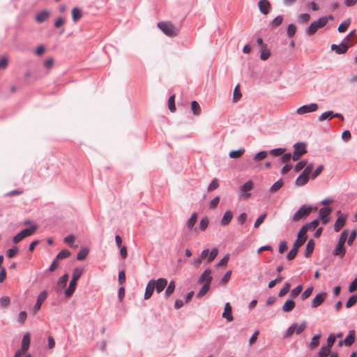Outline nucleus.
<instances>
[{
	"label": "nucleus",
	"mask_w": 357,
	"mask_h": 357,
	"mask_svg": "<svg viewBox=\"0 0 357 357\" xmlns=\"http://www.w3.org/2000/svg\"><path fill=\"white\" fill-rule=\"evenodd\" d=\"M167 285V280L163 278L149 280L146 287L144 298L145 300L149 299L153 296L154 291H156L158 294L162 292Z\"/></svg>",
	"instance_id": "nucleus-1"
},
{
	"label": "nucleus",
	"mask_w": 357,
	"mask_h": 357,
	"mask_svg": "<svg viewBox=\"0 0 357 357\" xmlns=\"http://www.w3.org/2000/svg\"><path fill=\"white\" fill-rule=\"evenodd\" d=\"M158 27L167 36L174 37L178 36L180 29L169 21L158 23Z\"/></svg>",
	"instance_id": "nucleus-2"
},
{
	"label": "nucleus",
	"mask_w": 357,
	"mask_h": 357,
	"mask_svg": "<svg viewBox=\"0 0 357 357\" xmlns=\"http://www.w3.org/2000/svg\"><path fill=\"white\" fill-rule=\"evenodd\" d=\"M83 273V270L79 268H76L73 271L72 280L68 289L65 291V295L67 297H70L74 291H75L77 282Z\"/></svg>",
	"instance_id": "nucleus-3"
},
{
	"label": "nucleus",
	"mask_w": 357,
	"mask_h": 357,
	"mask_svg": "<svg viewBox=\"0 0 357 357\" xmlns=\"http://www.w3.org/2000/svg\"><path fill=\"white\" fill-rule=\"evenodd\" d=\"M328 18L326 17H320L317 21L311 23L310 26L306 29V33L309 36L314 34L319 29H321L326 25Z\"/></svg>",
	"instance_id": "nucleus-4"
},
{
	"label": "nucleus",
	"mask_w": 357,
	"mask_h": 357,
	"mask_svg": "<svg viewBox=\"0 0 357 357\" xmlns=\"http://www.w3.org/2000/svg\"><path fill=\"white\" fill-rule=\"evenodd\" d=\"M38 229L36 225H32L30 228L24 229L15 235L13 241L15 243H18L26 237L30 236L33 234Z\"/></svg>",
	"instance_id": "nucleus-5"
},
{
	"label": "nucleus",
	"mask_w": 357,
	"mask_h": 357,
	"mask_svg": "<svg viewBox=\"0 0 357 357\" xmlns=\"http://www.w3.org/2000/svg\"><path fill=\"white\" fill-rule=\"evenodd\" d=\"M294 153L292 155V160L294 161L298 160L301 157L307 153L306 144L304 142L296 143L294 145Z\"/></svg>",
	"instance_id": "nucleus-6"
},
{
	"label": "nucleus",
	"mask_w": 357,
	"mask_h": 357,
	"mask_svg": "<svg viewBox=\"0 0 357 357\" xmlns=\"http://www.w3.org/2000/svg\"><path fill=\"white\" fill-rule=\"evenodd\" d=\"M312 208L311 206H303L294 213L292 218L293 221L297 222L306 218L312 212Z\"/></svg>",
	"instance_id": "nucleus-7"
},
{
	"label": "nucleus",
	"mask_w": 357,
	"mask_h": 357,
	"mask_svg": "<svg viewBox=\"0 0 357 357\" xmlns=\"http://www.w3.org/2000/svg\"><path fill=\"white\" fill-rule=\"evenodd\" d=\"M319 108L317 103H311L309 105H303L296 109V114L298 115H303L307 113L316 112Z\"/></svg>",
	"instance_id": "nucleus-8"
},
{
	"label": "nucleus",
	"mask_w": 357,
	"mask_h": 357,
	"mask_svg": "<svg viewBox=\"0 0 357 357\" xmlns=\"http://www.w3.org/2000/svg\"><path fill=\"white\" fill-rule=\"evenodd\" d=\"M218 254V248H213L211 252L208 249L204 250L201 253V259H207V262H212Z\"/></svg>",
	"instance_id": "nucleus-9"
},
{
	"label": "nucleus",
	"mask_w": 357,
	"mask_h": 357,
	"mask_svg": "<svg viewBox=\"0 0 357 357\" xmlns=\"http://www.w3.org/2000/svg\"><path fill=\"white\" fill-rule=\"evenodd\" d=\"M305 228H301L300 229L297 234V239L294 243V246L298 249H299V248H301L307 240V236L306 233L305 232Z\"/></svg>",
	"instance_id": "nucleus-10"
},
{
	"label": "nucleus",
	"mask_w": 357,
	"mask_h": 357,
	"mask_svg": "<svg viewBox=\"0 0 357 357\" xmlns=\"http://www.w3.org/2000/svg\"><path fill=\"white\" fill-rule=\"evenodd\" d=\"M47 297V291H43L39 294V296H38L36 303L35 304V305L33 306V308L34 314H36L37 312L40 309L43 303L45 301Z\"/></svg>",
	"instance_id": "nucleus-11"
},
{
	"label": "nucleus",
	"mask_w": 357,
	"mask_h": 357,
	"mask_svg": "<svg viewBox=\"0 0 357 357\" xmlns=\"http://www.w3.org/2000/svg\"><path fill=\"white\" fill-rule=\"evenodd\" d=\"M349 45L345 42H342L340 45L333 44L331 47L333 51H335L337 54H344L347 52Z\"/></svg>",
	"instance_id": "nucleus-12"
},
{
	"label": "nucleus",
	"mask_w": 357,
	"mask_h": 357,
	"mask_svg": "<svg viewBox=\"0 0 357 357\" xmlns=\"http://www.w3.org/2000/svg\"><path fill=\"white\" fill-rule=\"evenodd\" d=\"M253 188V183L252 181H247L243 185L241 188V191L244 192V194L241 195V197L243 199H248L250 196V193H247L250 191Z\"/></svg>",
	"instance_id": "nucleus-13"
},
{
	"label": "nucleus",
	"mask_w": 357,
	"mask_h": 357,
	"mask_svg": "<svg viewBox=\"0 0 357 357\" xmlns=\"http://www.w3.org/2000/svg\"><path fill=\"white\" fill-rule=\"evenodd\" d=\"M332 209L330 207H324L319 210V216L322 220V223L326 225L329 222L328 215L331 213Z\"/></svg>",
	"instance_id": "nucleus-14"
},
{
	"label": "nucleus",
	"mask_w": 357,
	"mask_h": 357,
	"mask_svg": "<svg viewBox=\"0 0 357 357\" xmlns=\"http://www.w3.org/2000/svg\"><path fill=\"white\" fill-rule=\"evenodd\" d=\"M259 10L264 15H267L271 9V3L268 0H260L258 3Z\"/></svg>",
	"instance_id": "nucleus-15"
},
{
	"label": "nucleus",
	"mask_w": 357,
	"mask_h": 357,
	"mask_svg": "<svg viewBox=\"0 0 357 357\" xmlns=\"http://www.w3.org/2000/svg\"><path fill=\"white\" fill-rule=\"evenodd\" d=\"M211 271L210 269H206L204 271L199 279V282H204V284H211L212 277L211 275Z\"/></svg>",
	"instance_id": "nucleus-16"
},
{
	"label": "nucleus",
	"mask_w": 357,
	"mask_h": 357,
	"mask_svg": "<svg viewBox=\"0 0 357 357\" xmlns=\"http://www.w3.org/2000/svg\"><path fill=\"white\" fill-rule=\"evenodd\" d=\"M326 293H320L317 294L314 298L312 301V307H317L321 303L324 302V299L326 298Z\"/></svg>",
	"instance_id": "nucleus-17"
},
{
	"label": "nucleus",
	"mask_w": 357,
	"mask_h": 357,
	"mask_svg": "<svg viewBox=\"0 0 357 357\" xmlns=\"http://www.w3.org/2000/svg\"><path fill=\"white\" fill-rule=\"evenodd\" d=\"M30 340V334L29 333H25L23 336V339L22 341V347L21 349L20 350L22 351V354L26 352L29 349Z\"/></svg>",
	"instance_id": "nucleus-18"
},
{
	"label": "nucleus",
	"mask_w": 357,
	"mask_h": 357,
	"mask_svg": "<svg viewBox=\"0 0 357 357\" xmlns=\"http://www.w3.org/2000/svg\"><path fill=\"white\" fill-rule=\"evenodd\" d=\"M222 317L225 318L228 321H231L234 319L232 316V309L229 303H227L225 305Z\"/></svg>",
	"instance_id": "nucleus-19"
},
{
	"label": "nucleus",
	"mask_w": 357,
	"mask_h": 357,
	"mask_svg": "<svg viewBox=\"0 0 357 357\" xmlns=\"http://www.w3.org/2000/svg\"><path fill=\"white\" fill-rule=\"evenodd\" d=\"M346 218V216L342 214L337 218L334 225V229L336 232L339 231L344 226Z\"/></svg>",
	"instance_id": "nucleus-20"
},
{
	"label": "nucleus",
	"mask_w": 357,
	"mask_h": 357,
	"mask_svg": "<svg viewBox=\"0 0 357 357\" xmlns=\"http://www.w3.org/2000/svg\"><path fill=\"white\" fill-rule=\"evenodd\" d=\"M50 16V12L47 10H43L41 12H39L36 15V21L38 23H42L45 21H46L49 17Z\"/></svg>",
	"instance_id": "nucleus-21"
},
{
	"label": "nucleus",
	"mask_w": 357,
	"mask_h": 357,
	"mask_svg": "<svg viewBox=\"0 0 357 357\" xmlns=\"http://www.w3.org/2000/svg\"><path fill=\"white\" fill-rule=\"evenodd\" d=\"M345 253H346V249L344 246V244L337 243L335 250H333V255L335 256L343 257L344 256Z\"/></svg>",
	"instance_id": "nucleus-22"
},
{
	"label": "nucleus",
	"mask_w": 357,
	"mask_h": 357,
	"mask_svg": "<svg viewBox=\"0 0 357 357\" xmlns=\"http://www.w3.org/2000/svg\"><path fill=\"white\" fill-rule=\"evenodd\" d=\"M232 218L233 213L231 211H227L221 220V225L223 226L229 225L232 220Z\"/></svg>",
	"instance_id": "nucleus-23"
},
{
	"label": "nucleus",
	"mask_w": 357,
	"mask_h": 357,
	"mask_svg": "<svg viewBox=\"0 0 357 357\" xmlns=\"http://www.w3.org/2000/svg\"><path fill=\"white\" fill-rule=\"evenodd\" d=\"M72 18L74 22H77L82 16V10L78 8H73L71 11Z\"/></svg>",
	"instance_id": "nucleus-24"
},
{
	"label": "nucleus",
	"mask_w": 357,
	"mask_h": 357,
	"mask_svg": "<svg viewBox=\"0 0 357 357\" xmlns=\"http://www.w3.org/2000/svg\"><path fill=\"white\" fill-rule=\"evenodd\" d=\"M314 248V242L312 239H310L306 245L305 251V256L306 257H309L311 256V255L313 252Z\"/></svg>",
	"instance_id": "nucleus-25"
},
{
	"label": "nucleus",
	"mask_w": 357,
	"mask_h": 357,
	"mask_svg": "<svg viewBox=\"0 0 357 357\" xmlns=\"http://www.w3.org/2000/svg\"><path fill=\"white\" fill-rule=\"evenodd\" d=\"M309 180V176L301 173V174L296 178L295 183L298 186H302L305 185Z\"/></svg>",
	"instance_id": "nucleus-26"
},
{
	"label": "nucleus",
	"mask_w": 357,
	"mask_h": 357,
	"mask_svg": "<svg viewBox=\"0 0 357 357\" xmlns=\"http://www.w3.org/2000/svg\"><path fill=\"white\" fill-rule=\"evenodd\" d=\"M355 341V333L354 331H349L348 335L344 340V343L346 346H351Z\"/></svg>",
	"instance_id": "nucleus-27"
},
{
	"label": "nucleus",
	"mask_w": 357,
	"mask_h": 357,
	"mask_svg": "<svg viewBox=\"0 0 357 357\" xmlns=\"http://www.w3.org/2000/svg\"><path fill=\"white\" fill-rule=\"evenodd\" d=\"M295 307V302L293 300H287L282 306V310L285 312H291Z\"/></svg>",
	"instance_id": "nucleus-28"
},
{
	"label": "nucleus",
	"mask_w": 357,
	"mask_h": 357,
	"mask_svg": "<svg viewBox=\"0 0 357 357\" xmlns=\"http://www.w3.org/2000/svg\"><path fill=\"white\" fill-rule=\"evenodd\" d=\"M271 56V52L268 49L267 45H263L261 47V54H260V59L263 61H265L269 58Z\"/></svg>",
	"instance_id": "nucleus-29"
},
{
	"label": "nucleus",
	"mask_w": 357,
	"mask_h": 357,
	"mask_svg": "<svg viewBox=\"0 0 357 357\" xmlns=\"http://www.w3.org/2000/svg\"><path fill=\"white\" fill-rule=\"evenodd\" d=\"M175 287H176L175 282L174 280H172L169 283V284H168V286H167V289L165 290V296L166 298L169 297L173 294V292L174 291Z\"/></svg>",
	"instance_id": "nucleus-30"
},
{
	"label": "nucleus",
	"mask_w": 357,
	"mask_h": 357,
	"mask_svg": "<svg viewBox=\"0 0 357 357\" xmlns=\"http://www.w3.org/2000/svg\"><path fill=\"white\" fill-rule=\"evenodd\" d=\"M351 24V20L347 19L346 20L343 21L338 26L337 30L340 33H343L347 31L348 27Z\"/></svg>",
	"instance_id": "nucleus-31"
},
{
	"label": "nucleus",
	"mask_w": 357,
	"mask_h": 357,
	"mask_svg": "<svg viewBox=\"0 0 357 357\" xmlns=\"http://www.w3.org/2000/svg\"><path fill=\"white\" fill-rule=\"evenodd\" d=\"M191 109H192V111L194 115H195V116L200 115L202 110H201V107H200L199 103L197 101L193 100L191 102Z\"/></svg>",
	"instance_id": "nucleus-32"
},
{
	"label": "nucleus",
	"mask_w": 357,
	"mask_h": 357,
	"mask_svg": "<svg viewBox=\"0 0 357 357\" xmlns=\"http://www.w3.org/2000/svg\"><path fill=\"white\" fill-rule=\"evenodd\" d=\"M319 220L317 219V220L312 221L311 222H310L308 224L305 225L301 228H305V232L307 233V231L309 229H314L319 225Z\"/></svg>",
	"instance_id": "nucleus-33"
},
{
	"label": "nucleus",
	"mask_w": 357,
	"mask_h": 357,
	"mask_svg": "<svg viewBox=\"0 0 357 357\" xmlns=\"http://www.w3.org/2000/svg\"><path fill=\"white\" fill-rule=\"evenodd\" d=\"M333 118V111H328L323 114H321L319 116V121H324L325 120H330Z\"/></svg>",
	"instance_id": "nucleus-34"
},
{
	"label": "nucleus",
	"mask_w": 357,
	"mask_h": 357,
	"mask_svg": "<svg viewBox=\"0 0 357 357\" xmlns=\"http://www.w3.org/2000/svg\"><path fill=\"white\" fill-rule=\"evenodd\" d=\"M283 21V17L282 15L277 16L271 23L270 26L272 29H275L280 26Z\"/></svg>",
	"instance_id": "nucleus-35"
},
{
	"label": "nucleus",
	"mask_w": 357,
	"mask_h": 357,
	"mask_svg": "<svg viewBox=\"0 0 357 357\" xmlns=\"http://www.w3.org/2000/svg\"><path fill=\"white\" fill-rule=\"evenodd\" d=\"M320 337H321V335H316L312 337V341L309 345V347L311 349H314L319 346Z\"/></svg>",
	"instance_id": "nucleus-36"
},
{
	"label": "nucleus",
	"mask_w": 357,
	"mask_h": 357,
	"mask_svg": "<svg viewBox=\"0 0 357 357\" xmlns=\"http://www.w3.org/2000/svg\"><path fill=\"white\" fill-rule=\"evenodd\" d=\"M284 185L282 179L277 181L270 188L271 192H275L279 190Z\"/></svg>",
	"instance_id": "nucleus-37"
},
{
	"label": "nucleus",
	"mask_w": 357,
	"mask_h": 357,
	"mask_svg": "<svg viewBox=\"0 0 357 357\" xmlns=\"http://www.w3.org/2000/svg\"><path fill=\"white\" fill-rule=\"evenodd\" d=\"M68 280V275L64 274L61 278H60L58 280L57 285L59 288L62 289L66 286L67 282Z\"/></svg>",
	"instance_id": "nucleus-38"
},
{
	"label": "nucleus",
	"mask_w": 357,
	"mask_h": 357,
	"mask_svg": "<svg viewBox=\"0 0 357 357\" xmlns=\"http://www.w3.org/2000/svg\"><path fill=\"white\" fill-rule=\"evenodd\" d=\"M242 95H241V93L240 91V86L238 84L234 90V93H233V101L234 102L238 101L241 98Z\"/></svg>",
	"instance_id": "nucleus-39"
},
{
	"label": "nucleus",
	"mask_w": 357,
	"mask_h": 357,
	"mask_svg": "<svg viewBox=\"0 0 357 357\" xmlns=\"http://www.w3.org/2000/svg\"><path fill=\"white\" fill-rule=\"evenodd\" d=\"M245 151L244 149H240L237 151H231L229 153V157L231 158H241Z\"/></svg>",
	"instance_id": "nucleus-40"
},
{
	"label": "nucleus",
	"mask_w": 357,
	"mask_h": 357,
	"mask_svg": "<svg viewBox=\"0 0 357 357\" xmlns=\"http://www.w3.org/2000/svg\"><path fill=\"white\" fill-rule=\"evenodd\" d=\"M331 353V349L328 347L324 346L318 353L319 357H327Z\"/></svg>",
	"instance_id": "nucleus-41"
},
{
	"label": "nucleus",
	"mask_w": 357,
	"mask_h": 357,
	"mask_svg": "<svg viewBox=\"0 0 357 357\" xmlns=\"http://www.w3.org/2000/svg\"><path fill=\"white\" fill-rule=\"evenodd\" d=\"M168 107L169 109L174 112L176 110V106H175V95H172L168 100Z\"/></svg>",
	"instance_id": "nucleus-42"
},
{
	"label": "nucleus",
	"mask_w": 357,
	"mask_h": 357,
	"mask_svg": "<svg viewBox=\"0 0 357 357\" xmlns=\"http://www.w3.org/2000/svg\"><path fill=\"white\" fill-rule=\"evenodd\" d=\"M210 284H204L203 287L201 288V289L199 291V292L197 294V297L201 298L203 296H204L208 291L209 290Z\"/></svg>",
	"instance_id": "nucleus-43"
},
{
	"label": "nucleus",
	"mask_w": 357,
	"mask_h": 357,
	"mask_svg": "<svg viewBox=\"0 0 357 357\" xmlns=\"http://www.w3.org/2000/svg\"><path fill=\"white\" fill-rule=\"evenodd\" d=\"M197 213H193L191 217L190 218V219L188 220V222H187V226L189 229H191L193 227V226L195 225V224L197 222Z\"/></svg>",
	"instance_id": "nucleus-44"
},
{
	"label": "nucleus",
	"mask_w": 357,
	"mask_h": 357,
	"mask_svg": "<svg viewBox=\"0 0 357 357\" xmlns=\"http://www.w3.org/2000/svg\"><path fill=\"white\" fill-rule=\"evenodd\" d=\"M70 252L68 250H63L56 257V260H60V259L68 258V257H70Z\"/></svg>",
	"instance_id": "nucleus-45"
},
{
	"label": "nucleus",
	"mask_w": 357,
	"mask_h": 357,
	"mask_svg": "<svg viewBox=\"0 0 357 357\" xmlns=\"http://www.w3.org/2000/svg\"><path fill=\"white\" fill-rule=\"evenodd\" d=\"M298 250V249L293 245V248H291V250L287 254V259L288 260L294 259L296 257V255H297Z\"/></svg>",
	"instance_id": "nucleus-46"
},
{
	"label": "nucleus",
	"mask_w": 357,
	"mask_h": 357,
	"mask_svg": "<svg viewBox=\"0 0 357 357\" xmlns=\"http://www.w3.org/2000/svg\"><path fill=\"white\" fill-rule=\"evenodd\" d=\"M357 303V295H352L347 301L346 307L349 308Z\"/></svg>",
	"instance_id": "nucleus-47"
},
{
	"label": "nucleus",
	"mask_w": 357,
	"mask_h": 357,
	"mask_svg": "<svg viewBox=\"0 0 357 357\" xmlns=\"http://www.w3.org/2000/svg\"><path fill=\"white\" fill-rule=\"evenodd\" d=\"M290 287L291 285L289 283H286L284 286L280 289L278 294L279 297H283L285 296L289 292Z\"/></svg>",
	"instance_id": "nucleus-48"
},
{
	"label": "nucleus",
	"mask_w": 357,
	"mask_h": 357,
	"mask_svg": "<svg viewBox=\"0 0 357 357\" xmlns=\"http://www.w3.org/2000/svg\"><path fill=\"white\" fill-rule=\"evenodd\" d=\"M267 214L266 213H264L261 214L255 221L254 227L255 228H258L261 224L264 221L265 218H266Z\"/></svg>",
	"instance_id": "nucleus-49"
},
{
	"label": "nucleus",
	"mask_w": 357,
	"mask_h": 357,
	"mask_svg": "<svg viewBox=\"0 0 357 357\" xmlns=\"http://www.w3.org/2000/svg\"><path fill=\"white\" fill-rule=\"evenodd\" d=\"M302 290H303L302 285L297 286L296 288H294V289L291 290V296L294 298L297 297L301 293Z\"/></svg>",
	"instance_id": "nucleus-50"
},
{
	"label": "nucleus",
	"mask_w": 357,
	"mask_h": 357,
	"mask_svg": "<svg viewBox=\"0 0 357 357\" xmlns=\"http://www.w3.org/2000/svg\"><path fill=\"white\" fill-rule=\"evenodd\" d=\"M266 156H267V152L265 151H262L259 152L258 153H257L255 155L254 160L255 161H261V160H264V158H266Z\"/></svg>",
	"instance_id": "nucleus-51"
},
{
	"label": "nucleus",
	"mask_w": 357,
	"mask_h": 357,
	"mask_svg": "<svg viewBox=\"0 0 357 357\" xmlns=\"http://www.w3.org/2000/svg\"><path fill=\"white\" fill-rule=\"evenodd\" d=\"M286 151L285 149L278 148L271 151L270 153L273 156L282 155Z\"/></svg>",
	"instance_id": "nucleus-52"
},
{
	"label": "nucleus",
	"mask_w": 357,
	"mask_h": 357,
	"mask_svg": "<svg viewBox=\"0 0 357 357\" xmlns=\"http://www.w3.org/2000/svg\"><path fill=\"white\" fill-rule=\"evenodd\" d=\"M87 255H88V250L85 248H82L79 251L77 256V259L80 261L83 260L86 258Z\"/></svg>",
	"instance_id": "nucleus-53"
},
{
	"label": "nucleus",
	"mask_w": 357,
	"mask_h": 357,
	"mask_svg": "<svg viewBox=\"0 0 357 357\" xmlns=\"http://www.w3.org/2000/svg\"><path fill=\"white\" fill-rule=\"evenodd\" d=\"M10 303V299L8 296H3L0 298V305L3 307H8Z\"/></svg>",
	"instance_id": "nucleus-54"
},
{
	"label": "nucleus",
	"mask_w": 357,
	"mask_h": 357,
	"mask_svg": "<svg viewBox=\"0 0 357 357\" xmlns=\"http://www.w3.org/2000/svg\"><path fill=\"white\" fill-rule=\"evenodd\" d=\"M310 16L309 14L307 13L301 14L298 16V22L302 24L307 22L310 20Z\"/></svg>",
	"instance_id": "nucleus-55"
},
{
	"label": "nucleus",
	"mask_w": 357,
	"mask_h": 357,
	"mask_svg": "<svg viewBox=\"0 0 357 357\" xmlns=\"http://www.w3.org/2000/svg\"><path fill=\"white\" fill-rule=\"evenodd\" d=\"M296 32V26L293 24H289L287 28V35L289 36V37H293L295 35Z\"/></svg>",
	"instance_id": "nucleus-56"
},
{
	"label": "nucleus",
	"mask_w": 357,
	"mask_h": 357,
	"mask_svg": "<svg viewBox=\"0 0 357 357\" xmlns=\"http://www.w3.org/2000/svg\"><path fill=\"white\" fill-rule=\"evenodd\" d=\"M208 219L207 218H202L199 222V227L202 231H204L208 225Z\"/></svg>",
	"instance_id": "nucleus-57"
},
{
	"label": "nucleus",
	"mask_w": 357,
	"mask_h": 357,
	"mask_svg": "<svg viewBox=\"0 0 357 357\" xmlns=\"http://www.w3.org/2000/svg\"><path fill=\"white\" fill-rule=\"evenodd\" d=\"M219 187V183L217 178H214L208 187V191L211 192Z\"/></svg>",
	"instance_id": "nucleus-58"
},
{
	"label": "nucleus",
	"mask_w": 357,
	"mask_h": 357,
	"mask_svg": "<svg viewBox=\"0 0 357 357\" xmlns=\"http://www.w3.org/2000/svg\"><path fill=\"white\" fill-rule=\"evenodd\" d=\"M348 237V231L344 230L339 238L338 243L344 244Z\"/></svg>",
	"instance_id": "nucleus-59"
},
{
	"label": "nucleus",
	"mask_w": 357,
	"mask_h": 357,
	"mask_svg": "<svg viewBox=\"0 0 357 357\" xmlns=\"http://www.w3.org/2000/svg\"><path fill=\"white\" fill-rule=\"evenodd\" d=\"M27 317V313L25 311H22L20 312L18 317H17V321L20 324H24L26 321Z\"/></svg>",
	"instance_id": "nucleus-60"
},
{
	"label": "nucleus",
	"mask_w": 357,
	"mask_h": 357,
	"mask_svg": "<svg viewBox=\"0 0 357 357\" xmlns=\"http://www.w3.org/2000/svg\"><path fill=\"white\" fill-rule=\"evenodd\" d=\"M312 291H313V288L312 287H308L302 294L301 296V298L302 300H305L307 299V298H309L312 293Z\"/></svg>",
	"instance_id": "nucleus-61"
},
{
	"label": "nucleus",
	"mask_w": 357,
	"mask_h": 357,
	"mask_svg": "<svg viewBox=\"0 0 357 357\" xmlns=\"http://www.w3.org/2000/svg\"><path fill=\"white\" fill-rule=\"evenodd\" d=\"M18 252V248L17 247H14L11 249L8 250L7 251V256L9 258L14 257Z\"/></svg>",
	"instance_id": "nucleus-62"
},
{
	"label": "nucleus",
	"mask_w": 357,
	"mask_h": 357,
	"mask_svg": "<svg viewBox=\"0 0 357 357\" xmlns=\"http://www.w3.org/2000/svg\"><path fill=\"white\" fill-rule=\"evenodd\" d=\"M296 328H297V324H293L287 331L285 337H289L293 335L295 332Z\"/></svg>",
	"instance_id": "nucleus-63"
},
{
	"label": "nucleus",
	"mask_w": 357,
	"mask_h": 357,
	"mask_svg": "<svg viewBox=\"0 0 357 357\" xmlns=\"http://www.w3.org/2000/svg\"><path fill=\"white\" fill-rule=\"evenodd\" d=\"M231 271H228L225 273V275L223 276V278H222L220 283H222L223 284H227L229 282V280L231 278Z\"/></svg>",
	"instance_id": "nucleus-64"
}]
</instances>
